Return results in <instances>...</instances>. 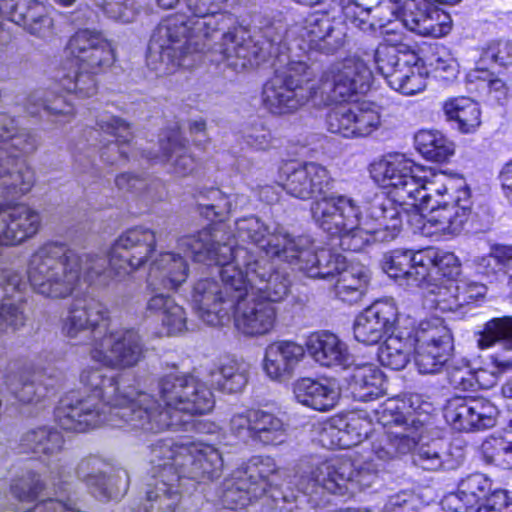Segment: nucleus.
<instances>
[{"mask_svg":"<svg viewBox=\"0 0 512 512\" xmlns=\"http://www.w3.org/2000/svg\"><path fill=\"white\" fill-rule=\"evenodd\" d=\"M178 316H172L171 313H168L166 316L162 317L161 325L163 332L167 336H175L181 334L187 329L186 323V313L184 308L180 306V313Z\"/></svg>","mask_w":512,"mask_h":512,"instance_id":"62","label":"nucleus"},{"mask_svg":"<svg viewBox=\"0 0 512 512\" xmlns=\"http://www.w3.org/2000/svg\"><path fill=\"white\" fill-rule=\"evenodd\" d=\"M296 269L309 278L334 281L335 296L342 302H359L367 292L369 275L360 265H347L346 259L328 249H316L313 241L308 255L300 258Z\"/></svg>","mask_w":512,"mask_h":512,"instance_id":"14","label":"nucleus"},{"mask_svg":"<svg viewBox=\"0 0 512 512\" xmlns=\"http://www.w3.org/2000/svg\"><path fill=\"white\" fill-rule=\"evenodd\" d=\"M456 289L461 315L467 312L462 311L465 308L483 301L487 293V287L484 284L469 279L456 280Z\"/></svg>","mask_w":512,"mask_h":512,"instance_id":"52","label":"nucleus"},{"mask_svg":"<svg viewBox=\"0 0 512 512\" xmlns=\"http://www.w3.org/2000/svg\"><path fill=\"white\" fill-rule=\"evenodd\" d=\"M415 347L429 348L436 346L440 351L453 352V336L451 330L440 318H432L421 321L413 330Z\"/></svg>","mask_w":512,"mask_h":512,"instance_id":"43","label":"nucleus"},{"mask_svg":"<svg viewBox=\"0 0 512 512\" xmlns=\"http://www.w3.org/2000/svg\"><path fill=\"white\" fill-rule=\"evenodd\" d=\"M96 125V129L89 130L87 141L99 146L101 159L109 164L127 160L132 139L130 125L107 112L98 116Z\"/></svg>","mask_w":512,"mask_h":512,"instance_id":"23","label":"nucleus"},{"mask_svg":"<svg viewBox=\"0 0 512 512\" xmlns=\"http://www.w3.org/2000/svg\"><path fill=\"white\" fill-rule=\"evenodd\" d=\"M243 139L248 146L256 150H266L272 143L271 131L262 121H255L246 127Z\"/></svg>","mask_w":512,"mask_h":512,"instance_id":"58","label":"nucleus"},{"mask_svg":"<svg viewBox=\"0 0 512 512\" xmlns=\"http://www.w3.org/2000/svg\"><path fill=\"white\" fill-rule=\"evenodd\" d=\"M508 370H502V367L497 363L496 356H492L491 370L480 368L474 371V379H476V389H488L493 387L500 375L506 373Z\"/></svg>","mask_w":512,"mask_h":512,"instance_id":"60","label":"nucleus"},{"mask_svg":"<svg viewBox=\"0 0 512 512\" xmlns=\"http://www.w3.org/2000/svg\"><path fill=\"white\" fill-rule=\"evenodd\" d=\"M187 151L186 140L182 137L180 130L173 128L161 134L157 151L146 148L141 154L147 160L171 162L173 173L186 176L196 167L195 159Z\"/></svg>","mask_w":512,"mask_h":512,"instance_id":"26","label":"nucleus"},{"mask_svg":"<svg viewBox=\"0 0 512 512\" xmlns=\"http://www.w3.org/2000/svg\"><path fill=\"white\" fill-rule=\"evenodd\" d=\"M168 461L180 480L192 485L218 479L223 471L221 453L212 445L201 441L176 442L161 438L152 443V462L164 465Z\"/></svg>","mask_w":512,"mask_h":512,"instance_id":"13","label":"nucleus"},{"mask_svg":"<svg viewBox=\"0 0 512 512\" xmlns=\"http://www.w3.org/2000/svg\"><path fill=\"white\" fill-rule=\"evenodd\" d=\"M339 422V417H336L322 425L319 432V441L324 447L328 449H343L342 429H340Z\"/></svg>","mask_w":512,"mask_h":512,"instance_id":"59","label":"nucleus"},{"mask_svg":"<svg viewBox=\"0 0 512 512\" xmlns=\"http://www.w3.org/2000/svg\"><path fill=\"white\" fill-rule=\"evenodd\" d=\"M467 88L491 103H500L507 96V87L503 80L494 77L487 69L471 70L467 76Z\"/></svg>","mask_w":512,"mask_h":512,"instance_id":"46","label":"nucleus"},{"mask_svg":"<svg viewBox=\"0 0 512 512\" xmlns=\"http://www.w3.org/2000/svg\"><path fill=\"white\" fill-rule=\"evenodd\" d=\"M156 243V233L143 226L119 235L107 257L80 254L64 243L48 242L31 255L28 279L36 293L52 299L66 298L77 289L81 277L89 285L121 281L151 258Z\"/></svg>","mask_w":512,"mask_h":512,"instance_id":"4","label":"nucleus"},{"mask_svg":"<svg viewBox=\"0 0 512 512\" xmlns=\"http://www.w3.org/2000/svg\"><path fill=\"white\" fill-rule=\"evenodd\" d=\"M419 288L423 290L424 305L427 308L460 314L456 280H431L423 283Z\"/></svg>","mask_w":512,"mask_h":512,"instance_id":"42","label":"nucleus"},{"mask_svg":"<svg viewBox=\"0 0 512 512\" xmlns=\"http://www.w3.org/2000/svg\"><path fill=\"white\" fill-rule=\"evenodd\" d=\"M432 66L435 77L445 81L455 79L459 72V65L451 56L438 57Z\"/></svg>","mask_w":512,"mask_h":512,"instance_id":"61","label":"nucleus"},{"mask_svg":"<svg viewBox=\"0 0 512 512\" xmlns=\"http://www.w3.org/2000/svg\"><path fill=\"white\" fill-rule=\"evenodd\" d=\"M419 251L396 249L384 255L382 268L389 277L398 280L401 285L419 287L425 283L421 266L418 263Z\"/></svg>","mask_w":512,"mask_h":512,"instance_id":"33","label":"nucleus"},{"mask_svg":"<svg viewBox=\"0 0 512 512\" xmlns=\"http://www.w3.org/2000/svg\"><path fill=\"white\" fill-rule=\"evenodd\" d=\"M199 213L209 220L221 221L232 210L243 207L246 198L241 195H226L218 188L200 190L196 196Z\"/></svg>","mask_w":512,"mask_h":512,"instance_id":"38","label":"nucleus"},{"mask_svg":"<svg viewBox=\"0 0 512 512\" xmlns=\"http://www.w3.org/2000/svg\"><path fill=\"white\" fill-rule=\"evenodd\" d=\"M386 20L378 27L382 35H395V41L401 42L403 34L394 27L395 21L402 27L423 37L439 38L451 30L448 14L432 6L426 0H396L387 6Z\"/></svg>","mask_w":512,"mask_h":512,"instance_id":"15","label":"nucleus"},{"mask_svg":"<svg viewBox=\"0 0 512 512\" xmlns=\"http://www.w3.org/2000/svg\"><path fill=\"white\" fill-rule=\"evenodd\" d=\"M229 430L243 442L251 440L264 446H277L287 439V425L282 418L260 408L233 414Z\"/></svg>","mask_w":512,"mask_h":512,"instance_id":"18","label":"nucleus"},{"mask_svg":"<svg viewBox=\"0 0 512 512\" xmlns=\"http://www.w3.org/2000/svg\"><path fill=\"white\" fill-rule=\"evenodd\" d=\"M75 474L89 492L101 501L116 500L128 490V472L124 469H112L98 457L82 459L76 467Z\"/></svg>","mask_w":512,"mask_h":512,"instance_id":"20","label":"nucleus"},{"mask_svg":"<svg viewBox=\"0 0 512 512\" xmlns=\"http://www.w3.org/2000/svg\"><path fill=\"white\" fill-rule=\"evenodd\" d=\"M217 275L220 281L203 278L193 288V303L202 321L211 326H224L233 319L236 329L251 337L272 331L276 308L247 293L237 267L217 268Z\"/></svg>","mask_w":512,"mask_h":512,"instance_id":"5","label":"nucleus"},{"mask_svg":"<svg viewBox=\"0 0 512 512\" xmlns=\"http://www.w3.org/2000/svg\"><path fill=\"white\" fill-rule=\"evenodd\" d=\"M420 184L413 198L407 199L402 215L423 212L430 209L423 223L427 234H457L467 222L471 213L470 190L464 180L455 185L446 183L443 174L433 173L424 167Z\"/></svg>","mask_w":512,"mask_h":512,"instance_id":"11","label":"nucleus"},{"mask_svg":"<svg viewBox=\"0 0 512 512\" xmlns=\"http://www.w3.org/2000/svg\"><path fill=\"white\" fill-rule=\"evenodd\" d=\"M384 377L372 364H356L349 377V388L355 400L368 402L383 394Z\"/></svg>","mask_w":512,"mask_h":512,"instance_id":"39","label":"nucleus"},{"mask_svg":"<svg viewBox=\"0 0 512 512\" xmlns=\"http://www.w3.org/2000/svg\"><path fill=\"white\" fill-rule=\"evenodd\" d=\"M6 385L8 391L24 404L40 403L48 393L47 385H44L40 376L35 373L9 375Z\"/></svg>","mask_w":512,"mask_h":512,"instance_id":"45","label":"nucleus"},{"mask_svg":"<svg viewBox=\"0 0 512 512\" xmlns=\"http://www.w3.org/2000/svg\"><path fill=\"white\" fill-rule=\"evenodd\" d=\"M415 350L413 330L395 328L378 349L380 363L392 370H402Z\"/></svg>","mask_w":512,"mask_h":512,"instance_id":"34","label":"nucleus"},{"mask_svg":"<svg viewBox=\"0 0 512 512\" xmlns=\"http://www.w3.org/2000/svg\"><path fill=\"white\" fill-rule=\"evenodd\" d=\"M163 9L179 8L193 11L197 15L207 13L215 9L225 8L227 0H156Z\"/></svg>","mask_w":512,"mask_h":512,"instance_id":"54","label":"nucleus"},{"mask_svg":"<svg viewBox=\"0 0 512 512\" xmlns=\"http://www.w3.org/2000/svg\"><path fill=\"white\" fill-rule=\"evenodd\" d=\"M102 13L115 21L130 23L140 9L139 0H92Z\"/></svg>","mask_w":512,"mask_h":512,"instance_id":"48","label":"nucleus"},{"mask_svg":"<svg viewBox=\"0 0 512 512\" xmlns=\"http://www.w3.org/2000/svg\"><path fill=\"white\" fill-rule=\"evenodd\" d=\"M415 365L421 374H436L451 362L452 352L431 354L426 348L415 347Z\"/></svg>","mask_w":512,"mask_h":512,"instance_id":"51","label":"nucleus"},{"mask_svg":"<svg viewBox=\"0 0 512 512\" xmlns=\"http://www.w3.org/2000/svg\"><path fill=\"white\" fill-rule=\"evenodd\" d=\"M149 449L152 477L146 484L144 500L130 507L128 512H174L187 484L180 480L167 460L163 461L164 465L153 463L152 444Z\"/></svg>","mask_w":512,"mask_h":512,"instance_id":"17","label":"nucleus"},{"mask_svg":"<svg viewBox=\"0 0 512 512\" xmlns=\"http://www.w3.org/2000/svg\"><path fill=\"white\" fill-rule=\"evenodd\" d=\"M38 1L39 0H0V16L18 25L25 19V15ZM4 40H7V36L0 30V42Z\"/></svg>","mask_w":512,"mask_h":512,"instance_id":"55","label":"nucleus"},{"mask_svg":"<svg viewBox=\"0 0 512 512\" xmlns=\"http://www.w3.org/2000/svg\"><path fill=\"white\" fill-rule=\"evenodd\" d=\"M18 25L29 34L40 39L47 40L55 35L54 23L49 15V9L40 1L32 6L25 15V19Z\"/></svg>","mask_w":512,"mask_h":512,"instance_id":"47","label":"nucleus"},{"mask_svg":"<svg viewBox=\"0 0 512 512\" xmlns=\"http://www.w3.org/2000/svg\"><path fill=\"white\" fill-rule=\"evenodd\" d=\"M115 184L119 190L139 193L146 189V180L130 173H123L116 177Z\"/></svg>","mask_w":512,"mask_h":512,"instance_id":"64","label":"nucleus"},{"mask_svg":"<svg viewBox=\"0 0 512 512\" xmlns=\"http://www.w3.org/2000/svg\"><path fill=\"white\" fill-rule=\"evenodd\" d=\"M283 189L291 196L309 200L311 216L324 232L339 238L345 251H360L370 239L359 229L361 209L356 201L346 195H327L334 186V179L327 168L316 162H305L298 167L285 169Z\"/></svg>","mask_w":512,"mask_h":512,"instance_id":"6","label":"nucleus"},{"mask_svg":"<svg viewBox=\"0 0 512 512\" xmlns=\"http://www.w3.org/2000/svg\"><path fill=\"white\" fill-rule=\"evenodd\" d=\"M306 347L309 355L321 366L347 369L354 365V356L347 344L331 332L313 333L308 337Z\"/></svg>","mask_w":512,"mask_h":512,"instance_id":"27","label":"nucleus"},{"mask_svg":"<svg viewBox=\"0 0 512 512\" xmlns=\"http://www.w3.org/2000/svg\"><path fill=\"white\" fill-rule=\"evenodd\" d=\"M66 49L77 61L80 69L92 74L107 71L116 61L112 42L97 30H78L70 38Z\"/></svg>","mask_w":512,"mask_h":512,"instance_id":"22","label":"nucleus"},{"mask_svg":"<svg viewBox=\"0 0 512 512\" xmlns=\"http://www.w3.org/2000/svg\"><path fill=\"white\" fill-rule=\"evenodd\" d=\"M386 414H396L388 408H384L380 417L379 423L382 425V431H375L372 429V423L362 413H349L346 416L339 417L340 429H342V447L343 449L351 448L363 442L369 436L373 438L372 445L375 440L382 434L390 430V426H384L382 417Z\"/></svg>","mask_w":512,"mask_h":512,"instance_id":"37","label":"nucleus"},{"mask_svg":"<svg viewBox=\"0 0 512 512\" xmlns=\"http://www.w3.org/2000/svg\"><path fill=\"white\" fill-rule=\"evenodd\" d=\"M414 144L423 157L434 162H445L454 154V143L438 130L418 131Z\"/></svg>","mask_w":512,"mask_h":512,"instance_id":"44","label":"nucleus"},{"mask_svg":"<svg viewBox=\"0 0 512 512\" xmlns=\"http://www.w3.org/2000/svg\"><path fill=\"white\" fill-rule=\"evenodd\" d=\"M26 112L33 117L47 118L55 123H67L74 113L73 104L52 90L32 91L25 103Z\"/></svg>","mask_w":512,"mask_h":512,"instance_id":"30","label":"nucleus"},{"mask_svg":"<svg viewBox=\"0 0 512 512\" xmlns=\"http://www.w3.org/2000/svg\"><path fill=\"white\" fill-rule=\"evenodd\" d=\"M500 411L495 403L485 397H460L448 400L444 417L454 429L464 432L484 431L493 428Z\"/></svg>","mask_w":512,"mask_h":512,"instance_id":"21","label":"nucleus"},{"mask_svg":"<svg viewBox=\"0 0 512 512\" xmlns=\"http://www.w3.org/2000/svg\"><path fill=\"white\" fill-rule=\"evenodd\" d=\"M152 290L155 293L148 299L146 311L151 315L160 316L161 319L168 313L179 317L180 314L177 313H180V305L169 294L158 292L159 290H154L153 288Z\"/></svg>","mask_w":512,"mask_h":512,"instance_id":"57","label":"nucleus"},{"mask_svg":"<svg viewBox=\"0 0 512 512\" xmlns=\"http://www.w3.org/2000/svg\"><path fill=\"white\" fill-rule=\"evenodd\" d=\"M492 481L482 473H473L461 479L457 490L441 500L443 510L451 512H512L508 492L493 489Z\"/></svg>","mask_w":512,"mask_h":512,"instance_id":"16","label":"nucleus"},{"mask_svg":"<svg viewBox=\"0 0 512 512\" xmlns=\"http://www.w3.org/2000/svg\"><path fill=\"white\" fill-rule=\"evenodd\" d=\"M248 373V364L233 357H224L210 371L209 381L221 392L238 393L246 386Z\"/></svg>","mask_w":512,"mask_h":512,"instance_id":"35","label":"nucleus"},{"mask_svg":"<svg viewBox=\"0 0 512 512\" xmlns=\"http://www.w3.org/2000/svg\"><path fill=\"white\" fill-rule=\"evenodd\" d=\"M417 259L421 266L418 274H423L425 283L431 280H456L455 277L460 274L459 259L452 252L428 248L420 250Z\"/></svg>","mask_w":512,"mask_h":512,"instance_id":"36","label":"nucleus"},{"mask_svg":"<svg viewBox=\"0 0 512 512\" xmlns=\"http://www.w3.org/2000/svg\"><path fill=\"white\" fill-rule=\"evenodd\" d=\"M64 438L53 427H40L26 432L20 440V452L34 453L48 458L57 456L63 449Z\"/></svg>","mask_w":512,"mask_h":512,"instance_id":"41","label":"nucleus"},{"mask_svg":"<svg viewBox=\"0 0 512 512\" xmlns=\"http://www.w3.org/2000/svg\"><path fill=\"white\" fill-rule=\"evenodd\" d=\"M412 510L413 496L407 492L390 496L384 505V512H411Z\"/></svg>","mask_w":512,"mask_h":512,"instance_id":"63","label":"nucleus"},{"mask_svg":"<svg viewBox=\"0 0 512 512\" xmlns=\"http://www.w3.org/2000/svg\"><path fill=\"white\" fill-rule=\"evenodd\" d=\"M443 111L453 127L461 133H474L481 124L479 105L470 97H455L443 103Z\"/></svg>","mask_w":512,"mask_h":512,"instance_id":"40","label":"nucleus"},{"mask_svg":"<svg viewBox=\"0 0 512 512\" xmlns=\"http://www.w3.org/2000/svg\"><path fill=\"white\" fill-rule=\"evenodd\" d=\"M129 374L104 367H87L80 374L86 392L71 391L54 411L58 425L85 432L103 424L138 436L166 430H200L195 415L210 412L215 404L211 390L189 373L171 372L157 381V395L138 389Z\"/></svg>","mask_w":512,"mask_h":512,"instance_id":"2","label":"nucleus"},{"mask_svg":"<svg viewBox=\"0 0 512 512\" xmlns=\"http://www.w3.org/2000/svg\"><path fill=\"white\" fill-rule=\"evenodd\" d=\"M501 344L504 353H496L497 363L502 370H512V317L493 318L485 323L478 334L477 344L481 349H487L495 344Z\"/></svg>","mask_w":512,"mask_h":512,"instance_id":"32","label":"nucleus"},{"mask_svg":"<svg viewBox=\"0 0 512 512\" xmlns=\"http://www.w3.org/2000/svg\"><path fill=\"white\" fill-rule=\"evenodd\" d=\"M390 44H380L374 53L376 69L388 85L404 95H414L426 87V76L421 67L410 64L398 53L395 39H388Z\"/></svg>","mask_w":512,"mask_h":512,"instance_id":"19","label":"nucleus"},{"mask_svg":"<svg viewBox=\"0 0 512 512\" xmlns=\"http://www.w3.org/2000/svg\"><path fill=\"white\" fill-rule=\"evenodd\" d=\"M482 61L501 67L512 65V43L508 40L490 42L482 52Z\"/></svg>","mask_w":512,"mask_h":512,"instance_id":"56","label":"nucleus"},{"mask_svg":"<svg viewBox=\"0 0 512 512\" xmlns=\"http://www.w3.org/2000/svg\"><path fill=\"white\" fill-rule=\"evenodd\" d=\"M447 378L452 387L462 391L476 390V379H474V370L463 361H454L447 366Z\"/></svg>","mask_w":512,"mask_h":512,"instance_id":"53","label":"nucleus"},{"mask_svg":"<svg viewBox=\"0 0 512 512\" xmlns=\"http://www.w3.org/2000/svg\"><path fill=\"white\" fill-rule=\"evenodd\" d=\"M293 392L299 403L321 412L334 408L340 398V390L336 383L312 378L297 380Z\"/></svg>","mask_w":512,"mask_h":512,"instance_id":"31","label":"nucleus"},{"mask_svg":"<svg viewBox=\"0 0 512 512\" xmlns=\"http://www.w3.org/2000/svg\"><path fill=\"white\" fill-rule=\"evenodd\" d=\"M188 13L166 17L151 34L147 64L159 75L197 65L206 40L223 31L221 41L209 52L211 62L241 72L271 57L277 59L274 74L262 90L263 106L271 114H293L318 95L324 104L344 102L370 88V68L354 57L329 67L319 86L313 81L302 57L312 52L333 54L344 44V32L327 16L312 15L289 28L281 19L269 21L251 36L224 8L201 15Z\"/></svg>","mask_w":512,"mask_h":512,"instance_id":"1","label":"nucleus"},{"mask_svg":"<svg viewBox=\"0 0 512 512\" xmlns=\"http://www.w3.org/2000/svg\"><path fill=\"white\" fill-rule=\"evenodd\" d=\"M397 308L393 301H376L355 319L353 332L358 342L377 344L389 331H393L397 320Z\"/></svg>","mask_w":512,"mask_h":512,"instance_id":"25","label":"nucleus"},{"mask_svg":"<svg viewBox=\"0 0 512 512\" xmlns=\"http://www.w3.org/2000/svg\"><path fill=\"white\" fill-rule=\"evenodd\" d=\"M204 231L213 236L216 233L220 235L214 242L215 246L228 244L234 253L239 248H243L241 244H253L260 249V252H256L257 254L287 262L294 268L297 267L300 258L308 255L312 240L306 235H293L279 224L269 226L259 217L251 215L237 219L234 229L230 231H226L224 225L219 224L202 229L195 234L182 236L177 240L178 249L188 253L193 259L192 249L181 245V242L186 238H196ZM244 249L249 250L245 247Z\"/></svg>","mask_w":512,"mask_h":512,"instance_id":"10","label":"nucleus"},{"mask_svg":"<svg viewBox=\"0 0 512 512\" xmlns=\"http://www.w3.org/2000/svg\"><path fill=\"white\" fill-rule=\"evenodd\" d=\"M63 334L78 344H90L95 362L110 368H131L144 357V344L134 329H110L107 307L99 300L76 296L63 320Z\"/></svg>","mask_w":512,"mask_h":512,"instance_id":"7","label":"nucleus"},{"mask_svg":"<svg viewBox=\"0 0 512 512\" xmlns=\"http://www.w3.org/2000/svg\"><path fill=\"white\" fill-rule=\"evenodd\" d=\"M188 271V264L179 253L162 252L151 263L148 286L154 290L177 289L186 281Z\"/></svg>","mask_w":512,"mask_h":512,"instance_id":"29","label":"nucleus"},{"mask_svg":"<svg viewBox=\"0 0 512 512\" xmlns=\"http://www.w3.org/2000/svg\"><path fill=\"white\" fill-rule=\"evenodd\" d=\"M424 167L415 164L403 154H389L373 165L374 178L388 189L386 196L376 197L371 203L359 229L368 238L388 242L397 237L402 228V210L407 199L413 198L421 187Z\"/></svg>","mask_w":512,"mask_h":512,"instance_id":"9","label":"nucleus"},{"mask_svg":"<svg viewBox=\"0 0 512 512\" xmlns=\"http://www.w3.org/2000/svg\"><path fill=\"white\" fill-rule=\"evenodd\" d=\"M304 355V347L294 341L273 342L265 350L264 371L272 380L286 381L292 377Z\"/></svg>","mask_w":512,"mask_h":512,"instance_id":"28","label":"nucleus"},{"mask_svg":"<svg viewBox=\"0 0 512 512\" xmlns=\"http://www.w3.org/2000/svg\"><path fill=\"white\" fill-rule=\"evenodd\" d=\"M44 484L40 476L31 470L22 471L16 476L10 485L11 494L19 502H32L36 500L43 490Z\"/></svg>","mask_w":512,"mask_h":512,"instance_id":"49","label":"nucleus"},{"mask_svg":"<svg viewBox=\"0 0 512 512\" xmlns=\"http://www.w3.org/2000/svg\"><path fill=\"white\" fill-rule=\"evenodd\" d=\"M219 234L214 237L219 238ZM217 238L207 231L196 238L183 239L181 245L193 251V261L211 267L217 273V268L234 266L241 273L246 291L269 304L284 301L290 293L291 280L288 273L276 268L269 260L255 251L239 248L233 253L228 244L215 246Z\"/></svg>","mask_w":512,"mask_h":512,"instance_id":"8","label":"nucleus"},{"mask_svg":"<svg viewBox=\"0 0 512 512\" xmlns=\"http://www.w3.org/2000/svg\"><path fill=\"white\" fill-rule=\"evenodd\" d=\"M390 430L380 435L373 444V453L380 460H390L412 452L415 466L427 471L447 468L450 456L440 439L428 435V414L384 413L381 418Z\"/></svg>","mask_w":512,"mask_h":512,"instance_id":"12","label":"nucleus"},{"mask_svg":"<svg viewBox=\"0 0 512 512\" xmlns=\"http://www.w3.org/2000/svg\"><path fill=\"white\" fill-rule=\"evenodd\" d=\"M96 75L78 66L73 75H67L61 80V85L67 92H73L78 97H91L97 92Z\"/></svg>","mask_w":512,"mask_h":512,"instance_id":"50","label":"nucleus"},{"mask_svg":"<svg viewBox=\"0 0 512 512\" xmlns=\"http://www.w3.org/2000/svg\"><path fill=\"white\" fill-rule=\"evenodd\" d=\"M284 474V470L277 467L274 459L254 457L224 480L220 494L221 503L227 509H237L249 505L253 500L266 497L276 505L279 502H295L298 508L304 501L317 504V495L323 491L339 495L354 494L380 482V469L372 460H313L301 470L297 481V495L283 490Z\"/></svg>","mask_w":512,"mask_h":512,"instance_id":"3","label":"nucleus"},{"mask_svg":"<svg viewBox=\"0 0 512 512\" xmlns=\"http://www.w3.org/2000/svg\"><path fill=\"white\" fill-rule=\"evenodd\" d=\"M327 129L344 138L370 136L381 126L380 113L368 103L341 105L331 109L326 117Z\"/></svg>","mask_w":512,"mask_h":512,"instance_id":"24","label":"nucleus"}]
</instances>
